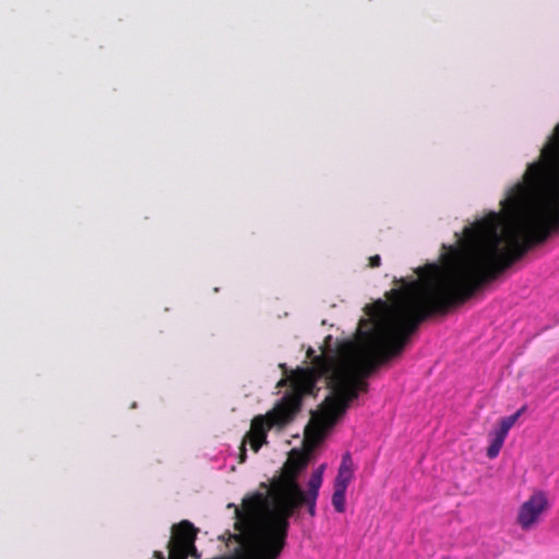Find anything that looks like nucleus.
Instances as JSON below:
<instances>
[{
	"instance_id": "nucleus-1",
	"label": "nucleus",
	"mask_w": 559,
	"mask_h": 559,
	"mask_svg": "<svg viewBox=\"0 0 559 559\" xmlns=\"http://www.w3.org/2000/svg\"><path fill=\"white\" fill-rule=\"evenodd\" d=\"M418 281L390 292V302L378 300L365 308L369 319L359 321L360 346L347 343L342 358L320 355L300 377L304 392L314 393L321 378L331 389L319 408L311 414L306 429L310 448L323 440L346 414L359 392H367V378L381 365L401 355L420 323L435 314H445L463 305L488 284L465 254L459 250L441 267L428 264L418 269Z\"/></svg>"
},
{
	"instance_id": "nucleus-2",
	"label": "nucleus",
	"mask_w": 559,
	"mask_h": 559,
	"mask_svg": "<svg viewBox=\"0 0 559 559\" xmlns=\"http://www.w3.org/2000/svg\"><path fill=\"white\" fill-rule=\"evenodd\" d=\"M318 497L305 496V490L266 507L259 518L247 523L236 521L234 535L240 545L238 559H277L285 545L289 530V519L302 506L311 518L316 516Z\"/></svg>"
},
{
	"instance_id": "nucleus-3",
	"label": "nucleus",
	"mask_w": 559,
	"mask_h": 559,
	"mask_svg": "<svg viewBox=\"0 0 559 559\" xmlns=\"http://www.w3.org/2000/svg\"><path fill=\"white\" fill-rule=\"evenodd\" d=\"M307 427L305 428V430ZM322 440L313 448H310V443L307 442L306 437L304 438V445L307 453L299 450H292L289 452L287 461L284 463L281 472L277 476H274L270 485L261 483L260 487L264 491H257L250 496H247L242 500V507L235 508L236 521L246 519L247 523L252 522L259 518V514L263 512V509L301 490V486L298 483L300 473L307 467L309 463V454L312 452ZM231 507V504L229 506Z\"/></svg>"
},
{
	"instance_id": "nucleus-4",
	"label": "nucleus",
	"mask_w": 559,
	"mask_h": 559,
	"mask_svg": "<svg viewBox=\"0 0 559 559\" xmlns=\"http://www.w3.org/2000/svg\"><path fill=\"white\" fill-rule=\"evenodd\" d=\"M299 380V376L293 380V392L284 395L272 411L265 415H258L251 420V428L245 438L249 440L254 452H258L267 442L266 438L270 429L285 427L299 413L304 396L309 395L308 392H304V386Z\"/></svg>"
},
{
	"instance_id": "nucleus-5",
	"label": "nucleus",
	"mask_w": 559,
	"mask_h": 559,
	"mask_svg": "<svg viewBox=\"0 0 559 559\" xmlns=\"http://www.w3.org/2000/svg\"><path fill=\"white\" fill-rule=\"evenodd\" d=\"M198 528L188 521L181 522L171 526V536L167 543L168 558L165 557L163 551H155L156 559H187L191 549L195 550V539Z\"/></svg>"
},
{
	"instance_id": "nucleus-6",
	"label": "nucleus",
	"mask_w": 559,
	"mask_h": 559,
	"mask_svg": "<svg viewBox=\"0 0 559 559\" xmlns=\"http://www.w3.org/2000/svg\"><path fill=\"white\" fill-rule=\"evenodd\" d=\"M548 500L544 491H535L523 502L518 511L516 522L522 530H531L546 511Z\"/></svg>"
},
{
	"instance_id": "nucleus-7",
	"label": "nucleus",
	"mask_w": 559,
	"mask_h": 559,
	"mask_svg": "<svg viewBox=\"0 0 559 559\" xmlns=\"http://www.w3.org/2000/svg\"><path fill=\"white\" fill-rule=\"evenodd\" d=\"M354 477V464L352 456L348 452H346L342 456V461L337 471V475L334 481V487L347 489L349 483Z\"/></svg>"
},
{
	"instance_id": "nucleus-8",
	"label": "nucleus",
	"mask_w": 559,
	"mask_h": 559,
	"mask_svg": "<svg viewBox=\"0 0 559 559\" xmlns=\"http://www.w3.org/2000/svg\"><path fill=\"white\" fill-rule=\"evenodd\" d=\"M325 465H320L310 476V479L307 485V491H305V496H313L319 497V490L322 486L323 481V472H324Z\"/></svg>"
},
{
	"instance_id": "nucleus-9",
	"label": "nucleus",
	"mask_w": 559,
	"mask_h": 559,
	"mask_svg": "<svg viewBox=\"0 0 559 559\" xmlns=\"http://www.w3.org/2000/svg\"><path fill=\"white\" fill-rule=\"evenodd\" d=\"M526 411V405H523L518 412H515L511 416H507L500 419L499 421V428L496 430L500 432V435L508 436L509 430L513 427V425L516 423L519 417Z\"/></svg>"
},
{
	"instance_id": "nucleus-10",
	"label": "nucleus",
	"mask_w": 559,
	"mask_h": 559,
	"mask_svg": "<svg viewBox=\"0 0 559 559\" xmlns=\"http://www.w3.org/2000/svg\"><path fill=\"white\" fill-rule=\"evenodd\" d=\"M491 435L492 439L490 441L489 447L487 448V456L489 459H495L498 456L507 437L500 435V432L496 430Z\"/></svg>"
},
{
	"instance_id": "nucleus-11",
	"label": "nucleus",
	"mask_w": 559,
	"mask_h": 559,
	"mask_svg": "<svg viewBox=\"0 0 559 559\" xmlns=\"http://www.w3.org/2000/svg\"><path fill=\"white\" fill-rule=\"evenodd\" d=\"M346 490L347 489L334 487V492L332 496V504H333L335 511L338 513H343L345 511Z\"/></svg>"
},
{
	"instance_id": "nucleus-12",
	"label": "nucleus",
	"mask_w": 559,
	"mask_h": 559,
	"mask_svg": "<svg viewBox=\"0 0 559 559\" xmlns=\"http://www.w3.org/2000/svg\"><path fill=\"white\" fill-rule=\"evenodd\" d=\"M305 370H306V369L297 370V371H296V372H294L289 378H287V379H281V380L278 381L277 386H284V385H286V383H287L288 381L290 382V386H292V389H290V391L286 392L284 395H286V394H288V393L293 392V385H294V384H293V380H294L297 376H299L302 371H305Z\"/></svg>"
},
{
	"instance_id": "nucleus-13",
	"label": "nucleus",
	"mask_w": 559,
	"mask_h": 559,
	"mask_svg": "<svg viewBox=\"0 0 559 559\" xmlns=\"http://www.w3.org/2000/svg\"><path fill=\"white\" fill-rule=\"evenodd\" d=\"M247 440L246 438H243L241 444H240V451H239V463H245L246 462V459H247V449H246V443H247Z\"/></svg>"
},
{
	"instance_id": "nucleus-14",
	"label": "nucleus",
	"mask_w": 559,
	"mask_h": 559,
	"mask_svg": "<svg viewBox=\"0 0 559 559\" xmlns=\"http://www.w3.org/2000/svg\"><path fill=\"white\" fill-rule=\"evenodd\" d=\"M381 265V258L379 254L369 258L368 266L371 269L379 267Z\"/></svg>"
},
{
	"instance_id": "nucleus-15",
	"label": "nucleus",
	"mask_w": 559,
	"mask_h": 559,
	"mask_svg": "<svg viewBox=\"0 0 559 559\" xmlns=\"http://www.w3.org/2000/svg\"><path fill=\"white\" fill-rule=\"evenodd\" d=\"M189 556H191L192 558H195V559H199L200 558V555L198 554V550H193L191 549V551H189Z\"/></svg>"
},
{
	"instance_id": "nucleus-16",
	"label": "nucleus",
	"mask_w": 559,
	"mask_h": 559,
	"mask_svg": "<svg viewBox=\"0 0 559 559\" xmlns=\"http://www.w3.org/2000/svg\"><path fill=\"white\" fill-rule=\"evenodd\" d=\"M313 353H314V352H313V349H312V348H309V349H308V352H307L308 357H310L311 355H313Z\"/></svg>"
},
{
	"instance_id": "nucleus-17",
	"label": "nucleus",
	"mask_w": 559,
	"mask_h": 559,
	"mask_svg": "<svg viewBox=\"0 0 559 559\" xmlns=\"http://www.w3.org/2000/svg\"><path fill=\"white\" fill-rule=\"evenodd\" d=\"M281 367L284 369V371L286 372V367L285 365H281Z\"/></svg>"
},
{
	"instance_id": "nucleus-18",
	"label": "nucleus",
	"mask_w": 559,
	"mask_h": 559,
	"mask_svg": "<svg viewBox=\"0 0 559 559\" xmlns=\"http://www.w3.org/2000/svg\"><path fill=\"white\" fill-rule=\"evenodd\" d=\"M443 559H448V558H443Z\"/></svg>"
}]
</instances>
